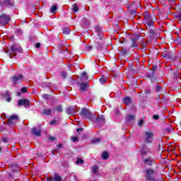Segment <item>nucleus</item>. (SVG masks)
Listing matches in <instances>:
<instances>
[{"instance_id": "39448f33", "label": "nucleus", "mask_w": 181, "mask_h": 181, "mask_svg": "<svg viewBox=\"0 0 181 181\" xmlns=\"http://www.w3.org/2000/svg\"><path fill=\"white\" fill-rule=\"evenodd\" d=\"M81 117H82V118L91 119V117H92L91 112H90V110H88V109H86V108L82 109L81 112Z\"/></svg>"}, {"instance_id": "a878e982", "label": "nucleus", "mask_w": 181, "mask_h": 181, "mask_svg": "<svg viewBox=\"0 0 181 181\" xmlns=\"http://www.w3.org/2000/svg\"><path fill=\"white\" fill-rule=\"evenodd\" d=\"M56 11H57V6H52V8H51L52 13H55Z\"/></svg>"}, {"instance_id": "72a5a7b5", "label": "nucleus", "mask_w": 181, "mask_h": 181, "mask_svg": "<svg viewBox=\"0 0 181 181\" xmlns=\"http://www.w3.org/2000/svg\"><path fill=\"white\" fill-rule=\"evenodd\" d=\"M83 22L85 23V25H88V23H89L88 20H87V19H86V18H83Z\"/></svg>"}, {"instance_id": "473e14b6", "label": "nucleus", "mask_w": 181, "mask_h": 181, "mask_svg": "<svg viewBox=\"0 0 181 181\" xmlns=\"http://www.w3.org/2000/svg\"><path fill=\"white\" fill-rule=\"evenodd\" d=\"M71 141L73 142H76V141H78V137H77V136L72 137Z\"/></svg>"}, {"instance_id": "393cba45", "label": "nucleus", "mask_w": 181, "mask_h": 181, "mask_svg": "<svg viewBox=\"0 0 181 181\" xmlns=\"http://www.w3.org/2000/svg\"><path fill=\"white\" fill-rule=\"evenodd\" d=\"M11 170H13V172H18V165H11Z\"/></svg>"}, {"instance_id": "423d86ee", "label": "nucleus", "mask_w": 181, "mask_h": 181, "mask_svg": "<svg viewBox=\"0 0 181 181\" xmlns=\"http://www.w3.org/2000/svg\"><path fill=\"white\" fill-rule=\"evenodd\" d=\"M12 83L14 84H19L23 81V76L22 75H14L11 78Z\"/></svg>"}, {"instance_id": "412c9836", "label": "nucleus", "mask_w": 181, "mask_h": 181, "mask_svg": "<svg viewBox=\"0 0 181 181\" xmlns=\"http://www.w3.org/2000/svg\"><path fill=\"white\" fill-rule=\"evenodd\" d=\"M102 158H103L105 160H106V159H108V153H107V151H104L102 153Z\"/></svg>"}, {"instance_id": "20e7f679", "label": "nucleus", "mask_w": 181, "mask_h": 181, "mask_svg": "<svg viewBox=\"0 0 181 181\" xmlns=\"http://www.w3.org/2000/svg\"><path fill=\"white\" fill-rule=\"evenodd\" d=\"M8 125L9 127L12 125H15L19 121V117H18V115H13L12 116H10L8 117Z\"/></svg>"}, {"instance_id": "6ab92c4d", "label": "nucleus", "mask_w": 181, "mask_h": 181, "mask_svg": "<svg viewBox=\"0 0 181 181\" xmlns=\"http://www.w3.org/2000/svg\"><path fill=\"white\" fill-rule=\"evenodd\" d=\"M132 47H138V44L136 43V40L132 38V45H131Z\"/></svg>"}, {"instance_id": "c756f323", "label": "nucleus", "mask_w": 181, "mask_h": 181, "mask_svg": "<svg viewBox=\"0 0 181 181\" xmlns=\"http://www.w3.org/2000/svg\"><path fill=\"white\" fill-rule=\"evenodd\" d=\"M56 111H57V112H62V111H63V109L62 108V106H58L56 107Z\"/></svg>"}, {"instance_id": "9d476101", "label": "nucleus", "mask_w": 181, "mask_h": 181, "mask_svg": "<svg viewBox=\"0 0 181 181\" xmlns=\"http://www.w3.org/2000/svg\"><path fill=\"white\" fill-rule=\"evenodd\" d=\"M143 162L144 165H147V166H152V163H153V160L152 159V158L149 157L147 158H144L143 160Z\"/></svg>"}, {"instance_id": "7c9ffc66", "label": "nucleus", "mask_w": 181, "mask_h": 181, "mask_svg": "<svg viewBox=\"0 0 181 181\" xmlns=\"http://www.w3.org/2000/svg\"><path fill=\"white\" fill-rule=\"evenodd\" d=\"M101 140L100 139H95L92 140V144H98Z\"/></svg>"}, {"instance_id": "a19ab883", "label": "nucleus", "mask_w": 181, "mask_h": 181, "mask_svg": "<svg viewBox=\"0 0 181 181\" xmlns=\"http://www.w3.org/2000/svg\"><path fill=\"white\" fill-rule=\"evenodd\" d=\"M153 117L154 118V119H159L158 115H153Z\"/></svg>"}, {"instance_id": "f03ea898", "label": "nucleus", "mask_w": 181, "mask_h": 181, "mask_svg": "<svg viewBox=\"0 0 181 181\" xmlns=\"http://www.w3.org/2000/svg\"><path fill=\"white\" fill-rule=\"evenodd\" d=\"M11 21V17L6 14H1L0 16V24L2 26H5V25H8L9 21Z\"/></svg>"}, {"instance_id": "6e6552de", "label": "nucleus", "mask_w": 181, "mask_h": 181, "mask_svg": "<svg viewBox=\"0 0 181 181\" xmlns=\"http://www.w3.org/2000/svg\"><path fill=\"white\" fill-rule=\"evenodd\" d=\"M146 24L151 28V26H153V21H152V18L151 16H147L145 17Z\"/></svg>"}, {"instance_id": "f3484780", "label": "nucleus", "mask_w": 181, "mask_h": 181, "mask_svg": "<svg viewBox=\"0 0 181 181\" xmlns=\"http://www.w3.org/2000/svg\"><path fill=\"white\" fill-rule=\"evenodd\" d=\"M54 181H62V177L59 174L54 175Z\"/></svg>"}, {"instance_id": "a18cd8bd", "label": "nucleus", "mask_w": 181, "mask_h": 181, "mask_svg": "<svg viewBox=\"0 0 181 181\" xmlns=\"http://www.w3.org/2000/svg\"><path fill=\"white\" fill-rule=\"evenodd\" d=\"M49 139H50V141H54L56 139V138L49 136Z\"/></svg>"}, {"instance_id": "3c124183", "label": "nucleus", "mask_w": 181, "mask_h": 181, "mask_svg": "<svg viewBox=\"0 0 181 181\" xmlns=\"http://www.w3.org/2000/svg\"><path fill=\"white\" fill-rule=\"evenodd\" d=\"M98 49L99 50H101V47H98Z\"/></svg>"}, {"instance_id": "7ed1b4c3", "label": "nucleus", "mask_w": 181, "mask_h": 181, "mask_svg": "<svg viewBox=\"0 0 181 181\" xmlns=\"http://www.w3.org/2000/svg\"><path fill=\"white\" fill-rule=\"evenodd\" d=\"M18 52L21 53L22 52V47L17 46V45H13L11 48V54H9L10 59H12L13 56H16L15 53Z\"/></svg>"}, {"instance_id": "a211bd4d", "label": "nucleus", "mask_w": 181, "mask_h": 181, "mask_svg": "<svg viewBox=\"0 0 181 181\" xmlns=\"http://www.w3.org/2000/svg\"><path fill=\"white\" fill-rule=\"evenodd\" d=\"M127 122H129L130 121H134V119H135V116H134L133 115H129L127 117Z\"/></svg>"}, {"instance_id": "c03bdc74", "label": "nucleus", "mask_w": 181, "mask_h": 181, "mask_svg": "<svg viewBox=\"0 0 181 181\" xmlns=\"http://www.w3.org/2000/svg\"><path fill=\"white\" fill-rule=\"evenodd\" d=\"M76 131H77V132H80L83 131V128L81 127L79 129H77Z\"/></svg>"}, {"instance_id": "c9c22d12", "label": "nucleus", "mask_w": 181, "mask_h": 181, "mask_svg": "<svg viewBox=\"0 0 181 181\" xmlns=\"http://www.w3.org/2000/svg\"><path fill=\"white\" fill-rule=\"evenodd\" d=\"M143 124H144V120H140V121L138 122L139 127H141V125H143Z\"/></svg>"}, {"instance_id": "c85d7f7f", "label": "nucleus", "mask_w": 181, "mask_h": 181, "mask_svg": "<svg viewBox=\"0 0 181 181\" xmlns=\"http://www.w3.org/2000/svg\"><path fill=\"white\" fill-rule=\"evenodd\" d=\"M73 11L74 12H78V7L77 6V5L74 4L73 6Z\"/></svg>"}, {"instance_id": "4c0bfd02", "label": "nucleus", "mask_w": 181, "mask_h": 181, "mask_svg": "<svg viewBox=\"0 0 181 181\" xmlns=\"http://www.w3.org/2000/svg\"><path fill=\"white\" fill-rule=\"evenodd\" d=\"M53 180H54L53 177H49L47 178V181H53Z\"/></svg>"}, {"instance_id": "b1692460", "label": "nucleus", "mask_w": 181, "mask_h": 181, "mask_svg": "<svg viewBox=\"0 0 181 181\" xmlns=\"http://www.w3.org/2000/svg\"><path fill=\"white\" fill-rule=\"evenodd\" d=\"M107 82V78H105V77L104 76H101V78H100V83L101 84H104V83Z\"/></svg>"}, {"instance_id": "ddd939ff", "label": "nucleus", "mask_w": 181, "mask_h": 181, "mask_svg": "<svg viewBox=\"0 0 181 181\" xmlns=\"http://www.w3.org/2000/svg\"><path fill=\"white\" fill-rule=\"evenodd\" d=\"M123 103L124 104H125L126 105H129V104H131V98L129 97H125L123 99Z\"/></svg>"}, {"instance_id": "f257e3e1", "label": "nucleus", "mask_w": 181, "mask_h": 181, "mask_svg": "<svg viewBox=\"0 0 181 181\" xmlns=\"http://www.w3.org/2000/svg\"><path fill=\"white\" fill-rule=\"evenodd\" d=\"M154 136H155V134H153V132L147 131V132H144L143 134V139L145 144H152Z\"/></svg>"}, {"instance_id": "de8ad7c7", "label": "nucleus", "mask_w": 181, "mask_h": 181, "mask_svg": "<svg viewBox=\"0 0 181 181\" xmlns=\"http://www.w3.org/2000/svg\"><path fill=\"white\" fill-rule=\"evenodd\" d=\"M170 2H175V0H169Z\"/></svg>"}, {"instance_id": "9b49d317", "label": "nucleus", "mask_w": 181, "mask_h": 181, "mask_svg": "<svg viewBox=\"0 0 181 181\" xmlns=\"http://www.w3.org/2000/svg\"><path fill=\"white\" fill-rule=\"evenodd\" d=\"M31 134H33V135H35L36 136H40V129H36L35 127H33L31 130Z\"/></svg>"}, {"instance_id": "4468645a", "label": "nucleus", "mask_w": 181, "mask_h": 181, "mask_svg": "<svg viewBox=\"0 0 181 181\" xmlns=\"http://www.w3.org/2000/svg\"><path fill=\"white\" fill-rule=\"evenodd\" d=\"M96 122L97 124H104L105 122V119L104 116H100L96 119Z\"/></svg>"}, {"instance_id": "1a4fd4ad", "label": "nucleus", "mask_w": 181, "mask_h": 181, "mask_svg": "<svg viewBox=\"0 0 181 181\" xmlns=\"http://www.w3.org/2000/svg\"><path fill=\"white\" fill-rule=\"evenodd\" d=\"M18 105L21 107V105H24L25 107H29V100L26 99L20 100L18 102Z\"/></svg>"}, {"instance_id": "5701e85b", "label": "nucleus", "mask_w": 181, "mask_h": 181, "mask_svg": "<svg viewBox=\"0 0 181 181\" xmlns=\"http://www.w3.org/2000/svg\"><path fill=\"white\" fill-rule=\"evenodd\" d=\"M63 33L64 35H70V29H69L68 28H65L63 29Z\"/></svg>"}, {"instance_id": "603ef678", "label": "nucleus", "mask_w": 181, "mask_h": 181, "mask_svg": "<svg viewBox=\"0 0 181 181\" xmlns=\"http://www.w3.org/2000/svg\"><path fill=\"white\" fill-rule=\"evenodd\" d=\"M103 46H104V44H102V46H101V47H103Z\"/></svg>"}, {"instance_id": "dca6fc26", "label": "nucleus", "mask_w": 181, "mask_h": 181, "mask_svg": "<svg viewBox=\"0 0 181 181\" xmlns=\"http://www.w3.org/2000/svg\"><path fill=\"white\" fill-rule=\"evenodd\" d=\"M67 114H69L70 115H73L76 112H74V109L73 107H69L66 110Z\"/></svg>"}, {"instance_id": "864d4df0", "label": "nucleus", "mask_w": 181, "mask_h": 181, "mask_svg": "<svg viewBox=\"0 0 181 181\" xmlns=\"http://www.w3.org/2000/svg\"><path fill=\"white\" fill-rule=\"evenodd\" d=\"M4 142H6L5 139H4Z\"/></svg>"}, {"instance_id": "79ce46f5", "label": "nucleus", "mask_w": 181, "mask_h": 181, "mask_svg": "<svg viewBox=\"0 0 181 181\" xmlns=\"http://www.w3.org/2000/svg\"><path fill=\"white\" fill-rule=\"evenodd\" d=\"M35 47H36L37 49H39V47H40V43H37L35 45Z\"/></svg>"}, {"instance_id": "37998d69", "label": "nucleus", "mask_w": 181, "mask_h": 181, "mask_svg": "<svg viewBox=\"0 0 181 181\" xmlns=\"http://www.w3.org/2000/svg\"><path fill=\"white\" fill-rule=\"evenodd\" d=\"M57 148H59V149H60L61 148H63V144H58V145H57Z\"/></svg>"}, {"instance_id": "cd10ccee", "label": "nucleus", "mask_w": 181, "mask_h": 181, "mask_svg": "<svg viewBox=\"0 0 181 181\" xmlns=\"http://www.w3.org/2000/svg\"><path fill=\"white\" fill-rule=\"evenodd\" d=\"M84 162V160L81 158H78L77 160H76V164L77 165H80L81 164H83Z\"/></svg>"}, {"instance_id": "49530a36", "label": "nucleus", "mask_w": 181, "mask_h": 181, "mask_svg": "<svg viewBox=\"0 0 181 181\" xmlns=\"http://www.w3.org/2000/svg\"><path fill=\"white\" fill-rule=\"evenodd\" d=\"M95 30L97 32H100V28L99 27H95Z\"/></svg>"}, {"instance_id": "2f4dec72", "label": "nucleus", "mask_w": 181, "mask_h": 181, "mask_svg": "<svg viewBox=\"0 0 181 181\" xmlns=\"http://www.w3.org/2000/svg\"><path fill=\"white\" fill-rule=\"evenodd\" d=\"M50 125H56V124H57V120L54 119L52 121L50 122Z\"/></svg>"}, {"instance_id": "5fc2aeb1", "label": "nucleus", "mask_w": 181, "mask_h": 181, "mask_svg": "<svg viewBox=\"0 0 181 181\" xmlns=\"http://www.w3.org/2000/svg\"><path fill=\"white\" fill-rule=\"evenodd\" d=\"M0 151H1V148H0Z\"/></svg>"}, {"instance_id": "f704fd0d", "label": "nucleus", "mask_w": 181, "mask_h": 181, "mask_svg": "<svg viewBox=\"0 0 181 181\" xmlns=\"http://www.w3.org/2000/svg\"><path fill=\"white\" fill-rule=\"evenodd\" d=\"M42 98H45V100H47V98H49V95L47 94L42 95Z\"/></svg>"}, {"instance_id": "2eb2a0df", "label": "nucleus", "mask_w": 181, "mask_h": 181, "mask_svg": "<svg viewBox=\"0 0 181 181\" xmlns=\"http://www.w3.org/2000/svg\"><path fill=\"white\" fill-rule=\"evenodd\" d=\"M42 114L43 115H50V114H52V110L51 109H44L42 110Z\"/></svg>"}, {"instance_id": "e433bc0d", "label": "nucleus", "mask_w": 181, "mask_h": 181, "mask_svg": "<svg viewBox=\"0 0 181 181\" xmlns=\"http://www.w3.org/2000/svg\"><path fill=\"white\" fill-rule=\"evenodd\" d=\"M26 91H28V88H21V93H26Z\"/></svg>"}, {"instance_id": "09e8293b", "label": "nucleus", "mask_w": 181, "mask_h": 181, "mask_svg": "<svg viewBox=\"0 0 181 181\" xmlns=\"http://www.w3.org/2000/svg\"><path fill=\"white\" fill-rule=\"evenodd\" d=\"M17 95H21V93L18 92Z\"/></svg>"}, {"instance_id": "0eeeda50", "label": "nucleus", "mask_w": 181, "mask_h": 181, "mask_svg": "<svg viewBox=\"0 0 181 181\" xmlns=\"http://www.w3.org/2000/svg\"><path fill=\"white\" fill-rule=\"evenodd\" d=\"M141 153L143 156H146V155L151 153V149L146 146H143L141 149Z\"/></svg>"}, {"instance_id": "ea45409f", "label": "nucleus", "mask_w": 181, "mask_h": 181, "mask_svg": "<svg viewBox=\"0 0 181 181\" xmlns=\"http://www.w3.org/2000/svg\"><path fill=\"white\" fill-rule=\"evenodd\" d=\"M62 77H64V78L67 77V73H66V72L63 73L62 74Z\"/></svg>"}, {"instance_id": "aec40b11", "label": "nucleus", "mask_w": 181, "mask_h": 181, "mask_svg": "<svg viewBox=\"0 0 181 181\" xmlns=\"http://www.w3.org/2000/svg\"><path fill=\"white\" fill-rule=\"evenodd\" d=\"M92 172L94 175H97V173H98V166L94 165L92 168Z\"/></svg>"}, {"instance_id": "4be33fe9", "label": "nucleus", "mask_w": 181, "mask_h": 181, "mask_svg": "<svg viewBox=\"0 0 181 181\" xmlns=\"http://www.w3.org/2000/svg\"><path fill=\"white\" fill-rule=\"evenodd\" d=\"M6 96L7 97L6 102L7 103H11V93L9 92H6Z\"/></svg>"}, {"instance_id": "8fccbe9b", "label": "nucleus", "mask_w": 181, "mask_h": 181, "mask_svg": "<svg viewBox=\"0 0 181 181\" xmlns=\"http://www.w3.org/2000/svg\"><path fill=\"white\" fill-rule=\"evenodd\" d=\"M179 19H180L181 20V14L179 16Z\"/></svg>"}, {"instance_id": "bb28decb", "label": "nucleus", "mask_w": 181, "mask_h": 181, "mask_svg": "<svg viewBox=\"0 0 181 181\" xmlns=\"http://www.w3.org/2000/svg\"><path fill=\"white\" fill-rule=\"evenodd\" d=\"M86 88H87V83H81V90L82 91H84V90H86Z\"/></svg>"}, {"instance_id": "f8f14e48", "label": "nucleus", "mask_w": 181, "mask_h": 181, "mask_svg": "<svg viewBox=\"0 0 181 181\" xmlns=\"http://www.w3.org/2000/svg\"><path fill=\"white\" fill-rule=\"evenodd\" d=\"M88 77L87 76V73L86 72H83L82 73V76L80 78V81L81 83L84 82V81H87Z\"/></svg>"}, {"instance_id": "58836bf2", "label": "nucleus", "mask_w": 181, "mask_h": 181, "mask_svg": "<svg viewBox=\"0 0 181 181\" xmlns=\"http://www.w3.org/2000/svg\"><path fill=\"white\" fill-rule=\"evenodd\" d=\"M156 88L157 91H160L162 88L160 87V86H157L156 87Z\"/></svg>"}]
</instances>
